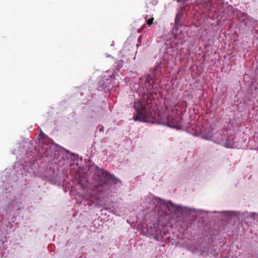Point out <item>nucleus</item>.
Listing matches in <instances>:
<instances>
[{"label": "nucleus", "mask_w": 258, "mask_h": 258, "mask_svg": "<svg viewBox=\"0 0 258 258\" xmlns=\"http://www.w3.org/2000/svg\"><path fill=\"white\" fill-rule=\"evenodd\" d=\"M164 104L165 107V113L168 115L166 117V124L171 127L179 129L180 128V119L178 114V109L176 108L178 104L171 99H165Z\"/></svg>", "instance_id": "1"}, {"label": "nucleus", "mask_w": 258, "mask_h": 258, "mask_svg": "<svg viewBox=\"0 0 258 258\" xmlns=\"http://www.w3.org/2000/svg\"><path fill=\"white\" fill-rule=\"evenodd\" d=\"M152 103L148 99H143L135 102V120L147 121L153 117L151 110Z\"/></svg>", "instance_id": "2"}, {"label": "nucleus", "mask_w": 258, "mask_h": 258, "mask_svg": "<svg viewBox=\"0 0 258 258\" xmlns=\"http://www.w3.org/2000/svg\"><path fill=\"white\" fill-rule=\"evenodd\" d=\"M97 175L99 176V179L101 180V182L99 183V185L101 186L108 181H111L115 184H117L119 180L115 177L113 175L110 174L109 173L105 171L102 169H98L96 171Z\"/></svg>", "instance_id": "3"}, {"label": "nucleus", "mask_w": 258, "mask_h": 258, "mask_svg": "<svg viewBox=\"0 0 258 258\" xmlns=\"http://www.w3.org/2000/svg\"><path fill=\"white\" fill-rule=\"evenodd\" d=\"M152 202L156 207L160 209H162L163 207L167 206V204H165L164 201L158 198H153Z\"/></svg>", "instance_id": "4"}, {"label": "nucleus", "mask_w": 258, "mask_h": 258, "mask_svg": "<svg viewBox=\"0 0 258 258\" xmlns=\"http://www.w3.org/2000/svg\"><path fill=\"white\" fill-rule=\"evenodd\" d=\"M146 4L147 7L149 8L157 5V0H146Z\"/></svg>", "instance_id": "5"}, {"label": "nucleus", "mask_w": 258, "mask_h": 258, "mask_svg": "<svg viewBox=\"0 0 258 258\" xmlns=\"http://www.w3.org/2000/svg\"><path fill=\"white\" fill-rule=\"evenodd\" d=\"M152 82H153V78L151 75H147L145 80V83L149 84V85L147 86L148 87L150 88L152 87L150 85V84H151Z\"/></svg>", "instance_id": "6"}, {"label": "nucleus", "mask_w": 258, "mask_h": 258, "mask_svg": "<svg viewBox=\"0 0 258 258\" xmlns=\"http://www.w3.org/2000/svg\"><path fill=\"white\" fill-rule=\"evenodd\" d=\"M210 1V0H200L199 1L198 0H196L198 5H203L204 7L208 6Z\"/></svg>", "instance_id": "7"}, {"label": "nucleus", "mask_w": 258, "mask_h": 258, "mask_svg": "<svg viewBox=\"0 0 258 258\" xmlns=\"http://www.w3.org/2000/svg\"><path fill=\"white\" fill-rule=\"evenodd\" d=\"M148 16L145 17V19L146 20V21L149 26H150L153 23V21L154 20V17H152L150 19L147 18Z\"/></svg>", "instance_id": "8"}, {"label": "nucleus", "mask_w": 258, "mask_h": 258, "mask_svg": "<svg viewBox=\"0 0 258 258\" xmlns=\"http://www.w3.org/2000/svg\"><path fill=\"white\" fill-rule=\"evenodd\" d=\"M117 64V71L118 72L119 71L120 68H121L123 66V61L121 60H118L117 62H116Z\"/></svg>", "instance_id": "9"}, {"label": "nucleus", "mask_w": 258, "mask_h": 258, "mask_svg": "<svg viewBox=\"0 0 258 258\" xmlns=\"http://www.w3.org/2000/svg\"><path fill=\"white\" fill-rule=\"evenodd\" d=\"M44 136H45L43 132H41L40 133V138H43Z\"/></svg>", "instance_id": "10"}, {"label": "nucleus", "mask_w": 258, "mask_h": 258, "mask_svg": "<svg viewBox=\"0 0 258 258\" xmlns=\"http://www.w3.org/2000/svg\"><path fill=\"white\" fill-rule=\"evenodd\" d=\"M79 184L82 186V187L84 188V185H83V184L81 182H79Z\"/></svg>", "instance_id": "11"}, {"label": "nucleus", "mask_w": 258, "mask_h": 258, "mask_svg": "<svg viewBox=\"0 0 258 258\" xmlns=\"http://www.w3.org/2000/svg\"><path fill=\"white\" fill-rule=\"evenodd\" d=\"M103 130V127H102L100 129V132H101Z\"/></svg>", "instance_id": "12"}, {"label": "nucleus", "mask_w": 258, "mask_h": 258, "mask_svg": "<svg viewBox=\"0 0 258 258\" xmlns=\"http://www.w3.org/2000/svg\"><path fill=\"white\" fill-rule=\"evenodd\" d=\"M177 2H179V0H177Z\"/></svg>", "instance_id": "13"}]
</instances>
